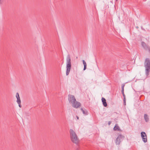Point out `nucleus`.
<instances>
[{
    "label": "nucleus",
    "mask_w": 150,
    "mask_h": 150,
    "mask_svg": "<svg viewBox=\"0 0 150 150\" xmlns=\"http://www.w3.org/2000/svg\"><path fill=\"white\" fill-rule=\"evenodd\" d=\"M70 136L72 142L78 145L79 142V139L75 132L72 129L70 130Z\"/></svg>",
    "instance_id": "f257e3e1"
},
{
    "label": "nucleus",
    "mask_w": 150,
    "mask_h": 150,
    "mask_svg": "<svg viewBox=\"0 0 150 150\" xmlns=\"http://www.w3.org/2000/svg\"><path fill=\"white\" fill-rule=\"evenodd\" d=\"M66 75L67 76L69 74L71 68V59L70 56L68 54L66 58Z\"/></svg>",
    "instance_id": "f03ea898"
},
{
    "label": "nucleus",
    "mask_w": 150,
    "mask_h": 150,
    "mask_svg": "<svg viewBox=\"0 0 150 150\" xmlns=\"http://www.w3.org/2000/svg\"><path fill=\"white\" fill-rule=\"evenodd\" d=\"M144 66L145 68V73L147 76L149 75L150 71V59L146 58L144 62Z\"/></svg>",
    "instance_id": "7ed1b4c3"
},
{
    "label": "nucleus",
    "mask_w": 150,
    "mask_h": 150,
    "mask_svg": "<svg viewBox=\"0 0 150 150\" xmlns=\"http://www.w3.org/2000/svg\"><path fill=\"white\" fill-rule=\"evenodd\" d=\"M124 137V136L121 134L119 135L115 140L116 144L120 145V142L123 140Z\"/></svg>",
    "instance_id": "20e7f679"
},
{
    "label": "nucleus",
    "mask_w": 150,
    "mask_h": 150,
    "mask_svg": "<svg viewBox=\"0 0 150 150\" xmlns=\"http://www.w3.org/2000/svg\"><path fill=\"white\" fill-rule=\"evenodd\" d=\"M68 100L70 103H73L76 100L75 96L69 94L68 96Z\"/></svg>",
    "instance_id": "39448f33"
},
{
    "label": "nucleus",
    "mask_w": 150,
    "mask_h": 150,
    "mask_svg": "<svg viewBox=\"0 0 150 150\" xmlns=\"http://www.w3.org/2000/svg\"><path fill=\"white\" fill-rule=\"evenodd\" d=\"M141 45L142 47L145 50L150 52V47L149 45L146 44L145 42L143 41L141 42Z\"/></svg>",
    "instance_id": "423d86ee"
},
{
    "label": "nucleus",
    "mask_w": 150,
    "mask_h": 150,
    "mask_svg": "<svg viewBox=\"0 0 150 150\" xmlns=\"http://www.w3.org/2000/svg\"><path fill=\"white\" fill-rule=\"evenodd\" d=\"M141 134L143 142L144 143L147 142V139L146 133L144 132H141Z\"/></svg>",
    "instance_id": "0eeeda50"
},
{
    "label": "nucleus",
    "mask_w": 150,
    "mask_h": 150,
    "mask_svg": "<svg viewBox=\"0 0 150 150\" xmlns=\"http://www.w3.org/2000/svg\"><path fill=\"white\" fill-rule=\"evenodd\" d=\"M71 104L72 106L76 108H79L81 105V103L79 102L76 101V100Z\"/></svg>",
    "instance_id": "6e6552de"
},
{
    "label": "nucleus",
    "mask_w": 150,
    "mask_h": 150,
    "mask_svg": "<svg viewBox=\"0 0 150 150\" xmlns=\"http://www.w3.org/2000/svg\"><path fill=\"white\" fill-rule=\"evenodd\" d=\"M101 100L103 106L105 107H107V104L106 102V99L102 97Z\"/></svg>",
    "instance_id": "1a4fd4ad"
},
{
    "label": "nucleus",
    "mask_w": 150,
    "mask_h": 150,
    "mask_svg": "<svg viewBox=\"0 0 150 150\" xmlns=\"http://www.w3.org/2000/svg\"><path fill=\"white\" fill-rule=\"evenodd\" d=\"M113 130L114 131H121L118 125L117 124H115V127L113 128Z\"/></svg>",
    "instance_id": "9d476101"
},
{
    "label": "nucleus",
    "mask_w": 150,
    "mask_h": 150,
    "mask_svg": "<svg viewBox=\"0 0 150 150\" xmlns=\"http://www.w3.org/2000/svg\"><path fill=\"white\" fill-rule=\"evenodd\" d=\"M81 110L82 111L83 113L85 115H87L88 114V112L87 110L85 109L81 108Z\"/></svg>",
    "instance_id": "9b49d317"
},
{
    "label": "nucleus",
    "mask_w": 150,
    "mask_h": 150,
    "mask_svg": "<svg viewBox=\"0 0 150 150\" xmlns=\"http://www.w3.org/2000/svg\"><path fill=\"white\" fill-rule=\"evenodd\" d=\"M144 119L145 120V121L146 122H148L149 120V116L147 115V114H145L144 115Z\"/></svg>",
    "instance_id": "f8f14e48"
},
{
    "label": "nucleus",
    "mask_w": 150,
    "mask_h": 150,
    "mask_svg": "<svg viewBox=\"0 0 150 150\" xmlns=\"http://www.w3.org/2000/svg\"><path fill=\"white\" fill-rule=\"evenodd\" d=\"M17 102L18 103V106L19 107L21 108L22 106L21 105V100L20 99V98H17Z\"/></svg>",
    "instance_id": "ddd939ff"
},
{
    "label": "nucleus",
    "mask_w": 150,
    "mask_h": 150,
    "mask_svg": "<svg viewBox=\"0 0 150 150\" xmlns=\"http://www.w3.org/2000/svg\"><path fill=\"white\" fill-rule=\"evenodd\" d=\"M82 61L84 65L83 70H85L86 69V64L84 60H83Z\"/></svg>",
    "instance_id": "4468645a"
},
{
    "label": "nucleus",
    "mask_w": 150,
    "mask_h": 150,
    "mask_svg": "<svg viewBox=\"0 0 150 150\" xmlns=\"http://www.w3.org/2000/svg\"><path fill=\"white\" fill-rule=\"evenodd\" d=\"M16 98H20L19 93H16Z\"/></svg>",
    "instance_id": "2eb2a0df"
},
{
    "label": "nucleus",
    "mask_w": 150,
    "mask_h": 150,
    "mask_svg": "<svg viewBox=\"0 0 150 150\" xmlns=\"http://www.w3.org/2000/svg\"><path fill=\"white\" fill-rule=\"evenodd\" d=\"M123 103L124 105H126V99L124 98L123 99Z\"/></svg>",
    "instance_id": "dca6fc26"
},
{
    "label": "nucleus",
    "mask_w": 150,
    "mask_h": 150,
    "mask_svg": "<svg viewBox=\"0 0 150 150\" xmlns=\"http://www.w3.org/2000/svg\"><path fill=\"white\" fill-rule=\"evenodd\" d=\"M125 86V85L124 84H122V89H124V87Z\"/></svg>",
    "instance_id": "f3484780"
},
{
    "label": "nucleus",
    "mask_w": 150,
    "mask_h": 150,
    "mask_svg": "<svg viewBox=\"0 0 150 150\" xmlns=\"http://www.w3.org/2000/svg\"><path fill=\"white\" fill-rule=\"evenodd\" d=\"M111 123V121H109L108 122V124L109 125H110Z\"/></svg>",
    "instance_id": "a211bd4d"
},
{
    "label": "nucleus",
    "mask_w": 150,
    "mask_h": 150,
    "mask_svg": "<svg viewBox=\"0 0 150 150\" xmlns=\"http://www.w3.org/2000/svg\"><path fill=\"white\" fill-rule=\"evenodd\" d=\"M121 92H122V94L124 93V89H122Z\"/></svg>",
    "instance_id": "6ab92c4d"
},
{
    "label": "nucleus",
    "mask_w": 150,
    "mask_h": 150,
    "mask_svg": "<svg viewBox=\"0 0 150 150\" xmlns=\"http://www.w3.org/2000/svg\"><path fill=\"white\" fill-rule=\"evenodd\" d=\"M122 94L123 95L124 98H125V99H126L125 98V95L124 93Z\"/></svg>",
    "instance_id": "aec40b11"
},
{
    "label": "nucleus",
    "mask_w": 150,
    "mask_h": 150,
    "mask_svg": "<svg viewBox=\"0 0 150 150\" xmlns=\"http://www.w3.org/2000/svg\"><path fill=\"white\" fill-rule=\"evenodd\" d=\"M76 117H77V119H79V117L77 116H76Z\"/></svg>",
    "instance_id": "412c9836"
},
{
    "label": "nucleus",
    "mask_w": 150,
    "mask_h": 150,
    "mask_svg": "<svg viewBox=\"0 0 150 150\" xmlns=\"http://www.w3.org/2000/svg\"><path fill=\"white\" fill-rule=\"evenodd\" d=\"M76 150H79V149L78 148H77L76 149Z\"/></svg>",
    "instance_id": "4be33fe9"
},
{
    "label": "nucleus",
    "mask_w": 150,
    "mask_h": 150,
    "mask_svg": "<svg viewBox=\"0 0 150 150\" xmlns=\"http://www.w3.org/2000/svg\"><path fill=\"white\" fill-rule=\"evenodd\" d=\"M136 28H139V27H138V26H137V27H136Z\"/></svg>",
    "instance_id": "5701e85b"
},
{
    "label": "nucleus",
    "mask_w": 150,
    "mask_h": 150,
    "mask_svg": "<svg viewBox=\"0 0 150 150\" xmlns=\"http://www.w3.org/2000/svg\"><path fill=\"white\" fill-rule=\"evenodd\" d=\"M1 0H0V4H1Z\"/></svg>",
    "instance_id": "b1692460"
},
{
    "label": "nucleus",
    "mask_w": 150,
    "mask_h": 150,
    "mask_svg": "<svg viewBox=\"0 0 150 150\" xmlns=\"http://www.w3.org/2000/svg\"><path fill=\"white\" fill-rule=\"evenodd\" d=\"M116 0V1H117V0Z\"/></svg>",
    "instance_id": "393cba45"
}]
</instances>
